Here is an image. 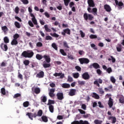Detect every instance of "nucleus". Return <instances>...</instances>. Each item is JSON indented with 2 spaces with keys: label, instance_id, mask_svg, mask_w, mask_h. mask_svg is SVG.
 <instances>
[{
  "label": "nucleus",
  "instance_id": "1",
  "mask_svg": "<svg viewBox=\"0 0 124 124\" xmlns=\"http://www.w3.org/2000/svg\"><path fill=\"white\" fill-rule=\"evenodd\" d=\"M34 53L32 51H31V52H29V51H24L22 53H21V56L25 58H31L33 56Z\"/></svg>",
  "mask_w": 124,
  "mask_h": 124
},
{
  "label": "nucleus",
  "instance_id": "2",
  "mask_svg": "<svg viewBox=\"0 0 124 124\" xmlns=\"http://www.w3.org/2000/svg\"><path fill=\"white\" fill-rule=\"evenodd\" d=\"M87 3L89 7H88L87 11L89 13H92L91 8H93L95 6V4L93 0H88Z\"/></svg>",
  "mask_w": 124,
  "mask_h": 124
},
{
  "label": "nucleus",
  "instance_id": "3",
  "mask_svg": "<svg viewBox=\"0 0 124 124\" xmlns=\"http://www.w3.org/2000/svg\"><path fill=\"white\" fill-rule=\"evenodd\" d=\"M83 17L85 20L88 21H92L94 18V16H93L91 14H89L88 13H84L83 15Z\"/></svg>",
  "mask_w": 124,
  "mask_h": 124
},
{
  "label": "nucleus",
  "instance_id": "4",
  "mask_svg": "<svg viewBox=\"0 0 124 124\" xmlns=\"http://www.w3.org/2000/svg\"><path fill=\"white\" fill-rule=\"evenodd\" d=\"M78 61L80 62V64H88L90 62V60L86 58H81L78 59Z\"/></svg>",
  "mask_w": 124,
  "mask_h": 124
},
{
  "label": "nucleus",
  "instance_id": "5",
  "mask_svg": "<svg viewBox=\"0 0 124 124\" xmlns=\"http://www.w3.org/2000/svg\"><path fill=\"white\" fill-rule=\"evenodd\" d=\"M90 69L94 68L95 69H98L100 68V66L97 62H93L92 64L90 65L89 66Z\"/></svg>",
  "mask_w": 124,
  "mask_h": 124
},
{
  "label": "nucleus",
  "instance_id": "6",
  "mask_svg": "<svg viewBox=\"0 0 124 124\" xmlns=\"http://www.w3.org/2000/svg\"><path fill=\"white\" fill-rule=\"evenodd\" d=\"M115 0V3L116 6H118V8L119 9H123V7H124V3L123 2H122L121 1L118 2V0Z\"/></svg>",
  "mask_w": 124,
  "mask_h": 124
},
{
  "label": "nucleus",
  "instance_id": "7",
  "mask_svg": "<svg viewBox=\"0 0 124 124\" xmlns=\"http://www.w3.org/2000/svg\"><path fill=\"white\" fill-rule=\"evenodd\" d=\"M30 16L32 17L31 18V21H32V23L34 24V25H38L37 21V19H36V17H35L34 15L33 14L31 13V14H30Z\"/></svg>",
  "mask_w": 124,
  "mask_h": 124
},
{
  "label": "nucleus",
  "instance_id": "8",
  "mask_svg": "<svg viewBox=\"0 0 124 124\" xmlns=\"http://www.w3.org/2000/svg\"><path fill=\"white\" fill-rule=\"evenodd\" d=\"M44 76H45V72L42 71L37 73V74L36 75V77L38 78H44Z\"/></svg>",
  "mask_w": 124,
  "mask_h": 124
},
{
  "label": "nucleus",
  "instance_id": "9",
  "mask_svg": "<svg viewBox=\"0 0 124 124\" xmlns=\"http://www.w3.org/2000/svg\"><path fill=\"white\" fill-rule=\"evenodd\" d=\"M53 76L57 77L60 76V78H63L65 77L64 74H62V72L61 73H55V74H53Z\"/></svg>",
  "mask_w": 124,
  "mask_h": 124
},
{
  "label": "nucleus",
  "instance_id": "10",
  "mask_svg": "<svg viewBox=\"0 0 124 124\" xmlns=\"http://www.w3.org/2000/svg\"><path fill=\"white\" fill-rule=\"evenodd\" d=\"M56 96H57V99L59 100H62L63 99V93H58L56 94Z\"/></svg>",
  "mask_w": 124,
  "mask_h": 124
},
{
  "label": "nucleus",
  "instance_id": "11",
  "mask_svg": "<svg viewBox=\"0 0 124 124\" xmlns=\"http://www.w3.org/2000/svg\"><path fill=\"white\" fill-rule=\"evenodd\" d=\"M82 78H83L84 80H89L90 79V75L88 72H85L82 75Z\"/></svg>",
  "mask_w": 124,
  "mask_h": 124
},
{
  "label": "nucleus",
  "instance_id": "12",
  "mask_svg": "<svg viewBox=\"0 0 124 124\" xmlns=\"http://www.w3.org/2000/svg\"><path fill=\"white\" fill-rule=\"evenodd\" d=\"M100 84H102L103 83V80L101 78H99L97 80H95L94 81V82H93V84L96 85L98 86V87H100Z\"/></svg>",
  "mask_w": 124,
  "mask_h": 124
},
{
  "label": "nucleus",
  "instance_id": "13",
  "mask_svg": "<svg viewBox=\"0 0 124 124\" xmlns=\"http://www.w3.org/2000/svg\"><path fill=\"white\" fill-rule=\"evenodd\" d=\"M0 48L2 49L4 51H7L8 47L7 45L4 44V43H1L0 44Z\"/></svg>",
  "mask_w": 124,
  "mask_h": 124
},
{
  "label": "nucleus",
  "instance_id": "14",
  "mask_svg": "<svg viewBox=\"0 0 124 124\" xmlns=\"http://www.w3.org/2000/svg\"><path fill=\"white\" fill-rule=\"evenodd\" d=\"M104 9L107 12H110L112 11L111 7L109 5L106 4L104 6Z\"/></svg>",
  "mask_w": 124,
  "mask_h": 124
},
{
  "label": "nucleus",
  "instance_id": "15",
  "mask_svg": "<svg viewBox=\"0 0 124 124\" xmlns=\"http://www.w3.org/2000/svg\"><path fill=\"white\" fill-rule=\"evenodd\" d=\"M76 92H77L76 89H70L69 92V95L71 96L75 95Z\"/></svg>",
  "mask_w": 124,
  "mask_h": 124
},
{
  "label": "nucleus",
  "instance_id": "16",
  "mask_svg": "<svg viewBox=\"0 0 124 124\" xmlns=\"http://www.w3.org/2000/svg\"><path fill=\"white\" fill-rule=\"evenodd\" d=\"M70 30L68 29H64L63 30V32H62V35H65V33H67L68 35H70L71 32H70Z\"/></svg>",
  "mask_w": 124,
  "mask_h": 124
},
{
  "label": "nucleus",
  "instance_id": "17",
  "mask_svg": "<svg viewBox=\"0 0 124 124\" xmlns=\"http://www.w3.org/2000/svg\"><path fill=\"white\" fill-rule=\"evenodd\" d=\"M43 58L46 60L47 63H50L51 62V59L49 55H44Z\"/></svg>",
  "mask_w": 124,
  "mask_h": 124
},
{
  "label": "nucleus",
  "instance_id": "18",
  "mask_svg": "<svg viewBox=\"0 0 124 124\" xmlns=\"http://www.w3.org/2000/svg\"><path fill=\"white\" fill-rule=\"evenodd\" d=\"M113 99H112V98L110 97L109 98V101H108V105L109 107L111 108L113 106Z\"/></svg>",
  "mask_w": 124,
  "mask_h": 124
},
{
  "label": "nucleus",
  "instance_id": "19",
  "mask_svg": "<svg viewBox=\"0 0 124 124\" xmlns=\"http://www.w3.org/2000/svg\"><path fill=\"white\" fill-rule=\"evenodd\" d=\"M74 124H89V123L87 121L83 122V121H80V122L76 121Z\"/></svg>",
  "mask_w": 124,
  "mask_h": 124
},
{
  "label": "nucleus",
  "instance_id": "20",
  "mask_svg": "<svg viewBox=\"0 0 124 124\" xmlns=\"http://www.w3.org/2000/svg\"><path fill=\"white\" fill-rule=\"evenodd\" d=\"M32 91H34L36 94H39L40 93V89L39 88H35L34 89L32 88Z\"/></svg>",
  "mask_w": 124,
  "mask_h": 124
},
{
  "label": "nucleus",
  "instance_id": "21",
  "mask_svg": "<svg viewBox=\"0 0 124 124\" xmlns=\"http://www.w3.org/2000/svg\"><path fill=\"white\" fill-rule=\"evenodd\" d=\"M62 87L63 88L68 89V88H70L71 86H70V84H69L67 83H63V84H62Z\"/></svg>",
  "mask_w": 124,
  "mask_h": 124
},
{
  "label": "nucleus",
  "instance_id": "22",
  "mask_svg": "<svg viewBox=\"0 0 124 124\" xmlns=\"http://www.w3.org/2000/svg\"><path fill=\"white\" fill-rule=\"evenodd\" d=\"M122 46L120 44H118L117 46H116V50L118 52H121L122 51Z\"/></svg>",
  "mask_w": 124,
  "mask_h": 124
},
{
  "label": "nucleus",
  "instance_id": "23",
  "mask_svg": "<svg viewBox=\"0 0 124 124\" xmlns=\"http://www.w3.org/2000/svg\"><path fill=\"white\" fill-rule=\"evenodd\" d=\"M91 11H92V13L93 12V15L95 16H97V9L96 8H93L92 11L91 10Z\"/></svg>",
  "mask_w": 124,
  "mask_h": 124
},
{
  "label": "nucleus",
  "instance_id": "24",
  "mask_svg": "<svg viewBox=\"0 0 124 124\" xmlns=\"http://www.w3.org/2000/svg\"><path fill=\"white\" fill-rule=\"evenodd\" d=\"M44 29L47 32H51L52 31L51 30L48 28L47 25L44 26Z\"/></svg>",
  "mask_w": 124,
  "mask_h": 124
},
{
  "label": "nucleus",
  "instance_id": "25",
  "mask_svg": "<svg viewBox=\"0 0 124 124\" xmlns=\"http://www.w3.org/2000/svg\"><path fill=\"white\" fill-rule=\"evenodd\" d=\"M17 44H18V42H17V40L13 39L11 41V45L12 46L17 45Z\"/></svg>",
  "mask_w": 124,
  "mask_h": 124
},
{
  "label": "nucleus",
  "instance_id": "26",
  "mask_svg": "<svg viewBox=\"0 0 124 124\" xmlns=\"http://www.w3.org/2000/svg\"><path fill=\"white\" fill-rule=\"evenodd\" d=\"M42 120H43V122L47 123L48 122V118L46 116H43L41 117Z\"/></svg>",
  "mask_w": 124,
  "mask_h": 124
},
{
  "label": "nucleus",
  "instance_id": "27",
  "mask_svg": "<svg viewBox=\"0 0 124 124\" xmlns=\"http://www.w3.org/2000/svg\"><path fill=\"white\" fill-rule=\"evenodd\" d=\"M54 104H55V101L49 99L48 100V103H47V105L49 106H51L52 105H54Z\"/></svg>",
  "mask_w": 124,
  "mask_h": 124
},
{
  "label": "nucleus",
  "instance_id": "28",
  "mask_svg": "<svg viewBox=\"0 0 124 124\" xmlns=\"http://www.w3.org/2000/svg\"><path fill=\"white\" fill-rule=\"evenodd\" d=\"M59 52H60L61 54L64 56H66L67 55L66 53H65L64 49H60V50H59Z\"/></svg>",
  "mask_w": 124,
  "mask_h": 124
},
{
  "label": "nucleus",
  "instance_id": "29",
  "mask_svg": "<svg viewBox=\"0 0 124 124\" xmlns=\"http://www.w3.org/2000/svg\"><path fill=\"white\" fill-rule=\"evenodd\" d=\"M27 116H28L30 119L33 120V113H27L26 114Z\"/></svg>",
  "mask_w": 124,
  "mask_h": 124
},
{
  "label": "nucleus",
  "instance_id": "30",
  "mask_svg": "<svg viewBox=\"0 0 124 124\" xmlns=\"http://www.w3.org/2000/svg\"><path fill=\"white\" fill-rule=\"evenodd\" d=\"M93 97H94L96 99H99L100 98V96L99 95H98L97 93H93Z\"/></svg>",
  "mask_w": 124,
  "mask_h": 124
},
{
  "label": "nucleus",
  "instance_id": "31",
  "mask_svg": "<svg viewBox=\"0 0 124 124\" xmlns=\"http://www.w3.org/2000/svg\"><path fill=\"white\" fill-rule=\"evenodd\" d=\"M14 24H15V26H16V28H17L18 29L20 28L21 25H20V23L18 22L15 21Z\"/></svg>",
  "mask_w": 124,
  "mask_h": 124
},
{
  "label": "nucleus",
  "instance_id": "32",
  "mask_svg": "<svg viewBox=\"0 0 124 124\" xmlns=\"http://www.w3.org/2000/svg\"><path fill=\"white\" fill-rule=\"evenodd\" d=\"M43 58V56L42 55H40V54H37L36 55V59L38 60L39 61L41 60Z\"/></svg>",
  "mask_w": 124,
  "mask_h": 124
},
{
  "label": "nucleus",
  "instance_id": "33",
  "mask_svg": "<svg viewBox=\"0 0 124 124\" xmlns=\"http://www.w3.org/2000/svg\"><path fill=\"white\" fill-rule=\"evenodd\" d=\"M49 110L50 112L53 113L54 112V106H53V105L49 106Z\"/></svg>",
  "mask_w": 124,
  "mask_h": 124
},
{
  "label": "nucleus",
  "instance_id": "34",
  "mask_svg": "<svg viewBox=\"0 0 124 124\" xmlns=\"http://www.w3.org/2000/svg\"><path fill=\"white\" fill-rule=\"evenodd\" d=\"M3 41L5 44H8L10 42V40L8 39L7 36H5V37H4Z\"/></svg>",
  "mask_w": 124,
  "mask_h": 124
},
{
  "label": "nucleus",
  "instance_id": "35",
  "mask_svg": "<svg viewBox=\"0 0 124 124\" xmlns=\"http://www.w3.org/2000/svg\"><path fill=\"white\" fill-rule=\"evenodd\" d=\"M44 68H47L51 66L50 63H43V65Z\"/></svg>",
  "mask_w": 124,
  "mask_h": 124
},
{
  "label": "nucleus",
  "instance_id": "36",
  "mask_svg": "<svg viewBox=\"0 0 124 124\" xmlns=\"http://www.w3.org/2000/svg\"><path fill=\"white\" fill-rule=\"evenodd\" d=\"M63 1L65 6H68L69 2L71 1V0H63Z\"/></svg>",
  "mask_w": 124,
  "mask_h": 124
},
{
  "label": "nucleus",
  "instance_id": "37",
  "mask_svg": "<svg viewBox=\"0 0 124 124\" xmlns=\"http://www.w3.org/2000/svg\"><path fill=\"white\" fill-rule=\"evenodd\" d=\"M73 77L75 78H78L79 77V73H76L73 74Z\"/></svg>",
  "mask_w": 124,
  "mask_h": 124
},
{
  "label": "nucleus",
  "instance_id": "38",
  "mask_svg": "<svg viewBox=\"0 0 124 124\" xmlns=\"http://www.w3.org/2000/svg\"><path fill=\"white\" fill-rule=\"evenodd\" d=\"M119 102H120L121 104H124V96H121V97L119 98Z\"/></svg>",
  "mask_w": 124,
  "mask_h": 124
},
{
  "label": "nucleus",
  "instance_id": "39",
  "mask_svg": "<svg viewBox=\"0 0 124 124\" xmlns=\"http://www.w3.org/2000/svg\"><path fill=\"white\" fill-rule=\"evenodd\" d=\"M110 57L111 59L108 58V61H112V62L113 63H114L115 62V61H116V60H115V58H114L112 56H110Z\"/></svg>",
  "mask_w": 124,
  "mask_h": 124
},
{
  "label": "nucleus",
  "instance_id": "40",
  "mask_svg": "<svg viewBox=\"0 0 124 124\" xmlns=\"http://www.w3.org/2000/svg\"><path fill=\"white\" fill-rule=\"evenodd\" d=\"M42 102L45 103L47 101V97L46 96H43L41 97Z\"/></svg>",
  "mask_w": 124,
  "mask_h": 124
},
{
  "label": "nucleus",
  "instance_id": "41",
  "mask_svg": "<svg viewBox=\"0 0 124 124\" xmlns=\"http://www.w3.org/2000/svg\"><path fill=\"white\" fill-rule=\"evenodd\" d=\"M89 37L91 39H96L97 38V36L96 35H94V34H91L89 36Z\"/></svg>",
  "mask_w": 124,
  "mask_h": 124
},
{
  "label": "nucleus",
  "instance_id": "42",
  "mask_svg": "<svg viewBox=\"0 0 124 124\" xmlns=\"http://www.w3.org/2000/svg\"><path fill=\"white\" fill-rule=\"evenodd\" d=\"M23 105L24 107L27 108L29 106V101H25L23 103Z\"/></svg>",
  "mask_w": 124,
  "mask_h": 124
},
{
  "label": "nucleus",
  "instance_id": "43",
  "mask_svg": "<svg viewBox=\"0 0 124 124\" xmlns=\"http://www.w3.org/2000/svg\"><path fill=\"white\" fill-rule=\"evenodd\" d=\"M50 35H51L53 37H55V38L59 37V35L57 34L56 33H50Z\"/></svg>",
  "mask_w": 124,
  "mask_h": 124
},
{
  "label": "nucleus",
  "instance_id": "44",
  "mask_svg": "<svg viewBox=\"0 0 124 124\" xmlns=\"http://www.w3.org/2000/svg\"><path fill=\"white\" fill-rule=\"evenodd\" d=\"M19 37H20V36H19V34L16 33L13 36V37H14L13 40H17V39H18L19 38Z\"/></svg>",
  "mask_w": 124,
  "mask_h": 124
},
{
  "label": "nucleus",
  "instance_id": "45",
  "mask_svg": "<svg viewBox=\"0 0 124 124\" xmlns=\"http://www.w3.org/2000/svg\"><path fill=\"white\" fill-rule=\"evenodd\" d=\"M52 47L56 50H58V47L56 43H52L51 45Z\"/></svg>",
  "mask_w": 124,
  "mask_h": 124
},
{
  "label": "nucleus",
  "instance_id": "46",
  "mask_svg": "<svg viewBox=\"0 0 124 124\" xmlns=\"http://www.w3.org/2000/svg\"><path fill=\"white\" fill-rule=\"evenodd\" d=\"M37 115L38 117H42L43 115V111L41 109L39 110L37 113Z\"/></svg>",
  "mask_w": 124,
  "mask_h": 124
},
{
  "label": "nucleus",
  "instance_id": "47",
  "mask_svg": "<svg viewBox=\"0 0 124 124\" xmlns=\"http://www.w3.org/2000/svg\"><path fill=\"white\" fill-rule=\"evenodd\" d=\"M2 30L4 31V32H6L7 31H8V29L7 27L5 26L2 27Z\"/></svg>",
  "mask_w": 124,
  "mask_h": 124
},
{
  "label": "nucleus",
  "instance_id": "48",
  "mask_svg": "<svg viewBox=\"0 0 124 124\" xmlns=\"http://www.w3.org/2000/svg\"><path fill=\"white\" fill-rule=\"evenodd\" d=\"M95 124H102V121L98 120H95L94 122Z\"/></svg>",
  "mask_w": 124,
  "mask_h": 124
},
{
  "label": "nucleus",
  "instance_id": "49",
  "mask_svg": "<svg viewBox=\"0 0 124 124\" xmlns=\"http://www.w3.org/2000/svg\"><path fill=\"white\" fill-rule=\"evenodd\" d=\"M0 91L1 93H2V95H5L6 94L5 89L4 88H2V89H1Z\"/></svg>",
  "mask_w": 124,
  "mask_h": 124
},
{
  "label": "nucleus",
  "instance_id": "50",
  "mask_svg": "<svg viewBox=\"0 0 124 124\" xmlns=\"http://www.w3.org/2000/svg\"><path fill=\"white\" fill-rule=\"evenodd\" d=\"M30 62L29 60H24L23 62V63L25 66H28Z\"/></svg>",
  "mask_w": 124,
  "mask_h": 124
},
{
  "label": "nucleus",
  "instance_id": "51",
  "mask_svg": "<svg viewBox=\"0 0 124 124\" xmlns=\"http://www.w3.org/2000/svg\"><path fill=\"white\" fill-rule=\"evenodd\" d=\"M63 45L64 47H66L67 48H69L68 43L66 41L63 42Z\"/></svg>",
  "mask_w": 124,
  "mask_h": 124
},
{
  "label": "nucleus",
  "instance_id": "52",
  "mask_svg": "<svg viewBox=\"0 0 124 124\" xmlns=\"http://www.w3.org/2000/svg\"><path fill=\"white\" fill-rule=\"evenodd\" d=\"M67 81L71 83L72 82V81H73V78L71 77L68 76V78H67Z\"/></svg>",
  "mask_w": 124,
  "mask_h": 124
},
{
  "label": "nucleus",
  "instance_id": "53",
  "mask_svg": "<svg viewBox=\"0 0 124 124\" xmlns=\"http://www.w3.org/2000/svg\"><path fill=\"white\" fill-rule=\"evenodd\" d=\"M19 8L18 6L15 7V12L16 14H19Z\"/></svg>",
  "mask_w": 124,
  "mask_h": 124
},
{
  "label": "nucleus",
  "instance_id": "54",
  "mask_svg": "<svg viewBox=\"0 0 124 124\" xmlns=\"http://www.w3.org/2000/svg\"><path fill=\"white\" fill-rule=\"evenodd\" d=\"M36 46H37V47H42L43 44L41 42H39L36 44Z\"/></svg>",
  "mask_w": 124,
  "mask_h": 124
},
{
  "label": "nucleus",
  "instance_id": "55",
  "mask_svg": "<svg viewBox=\"0 0 124 124\" xmlns=\"http://www.w3.org/2000/svg\"><path fill=\"white\" fill-rule=\"evenodd\" d=\"M78 85H79L82 86V85H85V81H78Z\"/></svg>",
  "mask_w": 124,
  "mask_h": 124
},
{
  "label": "nucleus",
  "instance_id": "56",
  "mask_svg": "<svg viewBox=\"0 0 124 124\" xmlns=\"http://www.w3.org/2000/svg\"><path fill=\"white\" fill-rule=\"evenodd\" d=\"M110 81H111L112 83H115L116 82V79L114 77H110Z\"/></svg>",
  "mask_w": 124,
  "mask_h": 124
},
{
  "label": "nucleus",
  "instance_id": "57",
  "mask_svg": "<svg viewBox=\"0 0 124 124\" xmlns=\"http://www.w3.org/2000/svg\"><path fill=\"white\" fill-rule=\"evenodd\" d=\"M21 96V94L20 93H16L14 95V98H16L17 97H20Z\"/></svg>",
  "mask_w": 124,
  "mask_h": 124
},
{
  "label": "nucleus",
  "instance_id": "58",
  "mask_svg": "<svg viewBox=\"0 0 124 124\" xmlns=\"http://www.w3.org/2000/svg\"><path fill=\"white\" fill-rule=\"evenodd\" d=\"M21 2L23 3V4H28L29 1L28 0H20Z\"/></svg>",
  "mask_w": 124,
  "mask_h": 124
},
{
  "label": "nucleus",
  "instance_id": "59",
  "mask_svg": "<svg viewBox=\"0 0 124 124\" xmlns=\"http://www.w3.org/2000/svg\"><path fill=\"white\" fill-rule=\"evenodd\" d=\"M52 39H53V38L51 36H46V40H52Z\"/></svg>",
  "mask_w": 124,
  "mask_h": 124
},
{
  "label": "nucleus",
  "instance_id": "60",
  "mask_svg": "<svg viewBox=\"0 0 124 124\" xmlns=\"http://www.w3.org/2000/svg\"><path fill=\"white\" fill-rule=\"evenodd\" d=\"M28 24L29 26L32 28L34 27V25L33 24V22L31 21V20L29 21Z\"/></svg>",
  "mask_w": 124,
  "mask_h": 124
},
{
  "label": "nucleus",
  "instance_id": "61",
  "mask_svg": "<svg viewBox=\"0 0 124 124\" xmlns=\"http://www.w3.org/2000/svg\"><path fill=\"white\" fill-rule=\"evenodd\" d=\"M107 72L108 74L111 73L112 72L111 68V67L108 68V69H107Z\"/></svg>",
  "mask_w": 124,
  "mask_h": 124
},
{
  "label": "nucleus",
  "instance_id": "62",
  "mask_svg": "<svg viewBox=\"0 0 124 124\" xmlns=\"http://www.w3.org/2000/svg\"><path fill=\"white\" fill-rule=\"evenodd\" d=\"M80 35H81V38H84V37H85V33L83 32V31H80Z\"/></svg>",
  "mask_w": 124,
  "mask_h": 124
},
{
  "label": "nucleus",
  "instance_id": "63",
  "mask_svg": "<svg viewBox=\"0 0 124 124\" xmlns=\"http://www.w3.org/2000/svg\"><path fill=\"white\" fill-rule=\"evenodd\" d=\"M96 71L99 76H100L101 74H102V71H101V70L99 69H97Z\"/></svg>",
  "mask_w": 124,
  "mask_h": 124
},
{
  "label": "nucleus",
  "instance_id": "64",
  "mask_svg": "<svg viewBox=\"0 0 124 124\" xmlns=\"http://www.w3.org/2000/svg\"><path fill=\"white\" fill-rule=\"evenodd\" d=\"M78 54L80 55H82L85 54V52L83 50H78Z\"/></svg>",
  "mask_w": 124,
  "mask_h": 124
}]
</instances>
